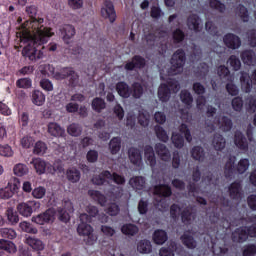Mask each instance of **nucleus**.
<instances>
[{"label":"nucleus","mask_w":256,"mask_h":256,"mask_svg":"<svg viewBox=\"0 0 256 256\" xmlns=\"http://www.w3.org/2000/svg\"><path fill=\"white\" fill-rule=\"evenodd\" d=\"M152 193L154 195V205L159 207L161 205V179L156 180Z\"/></svg>","instance_id":"nucleus-35"},{"label":"nucleus","mask_w":256,"mask_h":256,"mask_svg":"<svg viewBox=\"0 0 256 256\" xmlns=\"http://www.w3.org/2000/svg\"><path fill=\"white\" fill-rule=\"evenodd\" d=\"M188 29L190 31H195V33H199L201 30L199 29V17L197 14H192L187 19Z\"/></svg>","instance_id":"nucleus-32"},{"label":"nucleus","mask_w":256,"mask_h":256,"mask_svg":"<svg viewBox=\"0 0 256 256\" xmlns=\"http://www.w3.org/2000/svg\"><path fill=\"white\" fill-rule=\"evenodd\" d=\"M237 161V157L229 156L228 160L224 165V175L226 179H231L233 175H235V171H237V167L235 166V162Z\"/></svg>","instance_id":"nucleus-16"},{"label":"nucleus","mask_w":256,"mask_h":256,"mask_svg":"<svg viewBox=\"0 0 256 256\" xmlns=\"http://www.w3.org/2000/svg\"><path fill=\"white\" fill-rule=\"evenodd\" d=\"M228 63L233 71H239L241 69V60L236 55H231L228 59Z\"/></svg>","instance_id":"nucleus-56"},{"label":"nucleus","mask_w":256,"mask_h":256,"mask_svg":"<svg viewBox=\"0 0 256 256\" xmlns=\"http://www.w3.org/2000/svg\"><path fill=\"white\" fill-rule=\"evenodd\" d=\"M151 119V115L146 110H140L138 115V123L142 127H149V121Z\"/></svg>","instance_id":"nucleus-45"},{"label":"nucleus","mask_w":256,"mask_h":256,"mask_svg":"<svg viewBox=\"0 0 256 256\" xmlns=\"http://www.w3.org/2000/svg\"><path fill=\"white\" fill-rule=\"evenodd\" d=\"M180 241L187 249H197V240L191 235V232L186 231L180 236Z\"/></svg>","instance_id":"nucleus-20"},{"label":"nucleus","mask_w":256,"mask_h":256,"mask_svg":"<svg viewBox=\"0 0 256 256\" xmlns=\"http://www.w3.org/2000/svg\"><path fill=\"white\" fill-rule=\"evenodd\" d=\"M48 133L52 137H63L65 135V129L56 122H50L48 123Z\"/></svg>","instance_id":"nucleus-27"},{"label":"nucleus","mask_w":256,"mask_h":256,"mask_svg":"<svg viewBox=\"0 0 256 256\" xmlns=\"http://www.w3.org/2000/svg\"><path fill=\"white\" fill-rule=\"evenodd\" d=\"M137 251L138 253H141L142 255H147L153 251V246L151 245V241L144 239L140 240L137 243Z\"/></svg>","instance_id":"nucleus-28"},{"label":"nucleus","mask_w":256,"mask_h":256,"mask_svg":"<svg viewBox=\"0 0 256 256\" xmlns=\"http://www.w3.org/2000/svg\"><path fill=\"white\" fill-rule=\"evenodd\" d=\"M241 60L244 63V65H255L256 63V57L255 52L253 50H244L240 54Z\"/></svg>","instance_id":"nucleus-25"},{"label":"nucleus","mask_w":256,"mask_h":256,"mask_svg":"<svg viewBox=\"0 0 256 256\" xmlns=\"http://www.w3.org/2000/svg\"><path fill=\"white\" fill-rule=\"evenodd\" d=\"M33 205H37V202H22L17 205V212L22 217H31L33 215Z\"/></svg>","instance_id":"nucleus-19"},{"label":"nucleus","mask_w":256,"mask_h":256,"mask_svg":"<svg viewBox=\"0 0 256 256\" xmlns=\"http://www.w3.org/2000/svg\"><path fill=\"white\" fill-rule=\"evenodd\" d=\"M45 151H47V146L45 145V143L39 141L35 144L33 149V153L35 155H44Z\"/></svg>","instance_id":"nucleus-63"},{"label":"nucleus","mask_w":256,"mask_h":256,"mask_svg":"<svg viewBox=\"0 0 256 256\" xmlns=\"http://www.w3.org/2000/svg\"><path fill=\"white\" fill-rule=\"evenodd\" d=\"M26 13L32 19L30 25L33 28L32 41L34 45H44V43H47L52 36L51 31L43 26V18H35L37 16L36 6L26 7Z\"/></svg>","instance_id":"nucleus-1"},{"label":"nucleus","mask_w":256,"mask_h":256,"mask_svg":"<svg viewBox=\"0 0 256 256\" xmlns=\"http://www.w3.org/2000/svg\"><path fill=\"white\" fill-rule=\"evenodd\" d=\"M67 133L70 134L71 137H81L83 127L78 123H72L67 127Z\"/></svg>","instance_id":"nucleus-40"},{"label":"nucleus","mask_w":256,"mask_h":256,"mask_svg":"<svg viewBox=\"0 0 256 256\" xmlns=\"http://www.w3.org/2000/svg\"><path fill=\"white\" fill-rule=\"evenodd\" d=\"M101 15L104 19H109L110 23H115L117 12H115V6L111 0L104 2V6L101 8Z\"/></svg>","instance_id":"nucleus-9"},{"label":"nucleus","mask_w":256,"mask_h":256,"mask_svg":"<svg viewBox=\"0 0 256 256\" xmlns=\"http://www.w3.org/2000/svg\"><path fill=\"white\" fill-rule=\"evenodd\" d=\"M121 231L124 235H130L133 237L139 233V228L135 224H124Z\"/></svg>","instance_id":"nucleus-44"},{"label":"nucleus","mask_w":256,"mask_h":256,"mask_svg":"<svg viewBox=\"0 0 256 256\" xmlns=\"http://www.w3.org/2000/svg\"><path fill=\"white\" fill-rule=\"evenodd\" d=\"M187 61V56L185 54V50L178 49L176 50L171 59H170V68L168 69L169 77H175V75H179L183 72V67H185V63Z\"/></svg>","instance_id":"nucleus-4"},{"label":"nucleus","mask_w":256,"mask_h":256,"mask_svg":"<svg viewBox=\"0 0 256 256\" xmlns=\"http://www.w3.org/2000/svg\"><path fill=\"white\" fill-rule=\"evenodd\" d=\"M0 235L3 239H15L17 237V232L11 228L0 229Z\"/></svg>","instance_id":"nucleus-57"},{"label":"nucleus","mask_w":256,"mask_h":256,"mask_svg":"<svg viewBox=\"0 0 256 256\" xmlns=\"http://www.w3.org/2000/svg\"><path fill=\"white\" fill-rule=\"evenodd\" d=\"M172 39L173 43H175L176 45L179 43H183V41H185V32H183V30H181L180 28H177L172 33Z\"/></svg>","instance_id":"nucleus-49"},{"label":"nucleus","mask_w":256,"mask_h":256,"mask_svg":"<svg viewBox=\"0 0 256 256\" xmlns=\"http://www.w3.org/2000/svg\"><path fill=\"white\" fill-rule=\"evenodd\" d=\"M19 187H21V182H19V179L14 178L8 182L5 188L0 189V199H11L15 193H18Z\"/></svg>","instance_id":"nucleus-7"},{"label":"nucleus","mask_w":256,"mask_h":256,"mask_svg":"<svg viewBox=\"0 0 256 256\" xmlns=\"http://www.w3.org/2000/svg\"><path fill=\"white\" fill-rule=\"evenodd\" d=\"M231 105L234 111L241 113V111H243V98L241 96L234 97Z\"/></svg>","instance_id":"nucleus-53"},{"label":"nucleus","mask_w":256,"mask_h":256,"mask_svg":"<svg viewBox=\"0 0 256 256\" xmlns=\"http://www.w3.org/2000/svg\"><path fill=\"white\" fill-rule=\"evenodd\" d=\"M6 217L11 225H17L19 223V214L13 208H8L6 211Z\"/></svg>","instance_id":"nucleus-48"},{"label":"nucleus","mask_w":256,"mask_h":256,"mask_svg":"<svg viewBox=\"0 0 256 256\" xmlns=\"http://www.w3.org/2000/svg\"><path fill=\"white\" fill-rule=\"evenodd\" d=\"M109 151L112 155H117L121 151V138L113 137L109 142Z\"/></svg>","instance_id":"nucleus-38"},{"label":"nucleus","mask_w":256,"mask_h":256,"mask_svg":"<svg viewBox=\"0 0 256 256\" xmlns=\"http://www.w3.org/2000/svg\"><path fill=\"white\" fill-rule=\"evenodd\" d=\"M89 223H91V217H89L87 213L80 214V223L77 227V233L81 237H86L84 239L86 245H95L97 237L93 235V227Z\"/></svg>","instance_id":"nucleus-3"},{"label":"nucleus","mask_w":256,"mask_h":256,"mask_svg":"<svg viewBox=\"0 0 256 256\" xmlns=\"http://www.w3.org/2000/svg\"><path fill=\"white\" fill-rule=\"evenodd\" d=\"M212 145L216 151H223V149H225V145H227V141L223 135L216 133L214 134Z\"/></svg>","instance_id":"nucleus-29"},{"label":"nucleus","mask_w":256,"mask_h":256,"mask_svg":"<svg viewBox=\"0 0 256 256\" xmlns=\"http://www.w3.org/2000/svg\"><path fill=\"white\" fill-rule=\"evenodd\" d=\"M66 179L70 183H79L81 181V171L76 167H70L66 170Z\"/></svg>","instance_id":"nucleus-23"},{"label":"nucleus","mask_w":256,"mask_h":256,"mask_svg":"<svg viewBox=\"0 0 256 256\" xmlns=\"http://www.w3.org/2000/svg\"><path fill=\"white\" fill-rule=\"evenodd\" d=\"M31 165H33L34 169L36 170V173L38 175H43L48 169L49 173H55V168L51 166L50 164H47L44 160L41 158H35L31 161Z\"/></svg>","instance_id":"nucleus-11"},{"label":"nucleus","mask_w":256,"mask_h":256,"mask_svg":"<svg viewBox=\"0 0 256 256\" xmlns=\"http://www.w3.org/2000/svg\"><path fill=\"white\" fill-rule=\"evenodd\" d=\"M27 244L34 249V251H43L45 249V243L41 239L35 237L27 238Z\"/></svg>","instance_id":"nucleus-34"},{"label":"nucleus","mask_w":256,"mask_h":256,"mask_svg":"<svg viewBox=\"0 0 256 256\" xmlns=\"http://www.w3.org/2000/svg\"><path fill=\"white\" fill-rule=\"evenodd\" d=\"M240 83L244 93H251L253 85H256V69L252 72L251 76L249 73L242 71L240 72Z\"/></svg>","instance_id":"nucleus-8"},{"label":"nucleus","mask_w":256,"mask_h":256,"mask_svg":"<svg viewBox=\"0 0 256 256\" xmlns=\"http://www.w3.org/2000/svg\"><path fill=\"white\" fill-rule=\"evenodd\" d=\"M223 41L228 49H239L241 47V38L233 33H227L223 37Z\"/></svg>","instance_id":"nucleus-14"},{"label":"nucleus","mask_w":256,"mask_h":256,"mask_svg":"<svg viewBox=\"0 0 256 256\" xmlns=\"http://www.w3.org/2000/svg\"><path fill=\"white\" fill-rule=\"evenodd\" d=\"M32 103L38 107H41V105L45 103V94H43V92L40 90H34L32 92Z\"/></svg>","instance_id":"nucleus-41"},{"label":"nucleus","mask_w":256,"mask_h":256,"mask_svg":"<svg viewBox=\"0 0 256 256\" xmlns=\"http://www.w3.org/2000/svg\"><path fill=\"white\" fill-rule=\"evenodd\" d=\"M233 243H245L249 239L247 232V226H241L236 228L231 235Z\"/></svg>","instance_id":"nucleus-12"},{"label":"nucleus","mask_w":256,"mask_h":256,"mask_svg":"<svg viewBox=\"0 0 256 256\" xmlns=\"http://www.w3.org/2000/svg\"><path fill=\"white\" fill-rule=\"evenodd\" d=\"M119 211H121V209L119 208V205H117L116 203L109 204L106 209V213L111 217H116V215H119Z\"/></svg>","instance_id":"nucleus-62"},{"label":"nucleus","mask_w":256,"mask_h":256,"mask_svg":"<svg viewBox=\"0 0 256 256\" xmlns=\"http://www.w3.org/2000/svg\"><path fill=\"white\" fill-rule=\"evenodd\" d=\"M106 107L107 104L103 98L96 97L92 100V109L96 111V113H101Z\"/></svg>","instance_id":"nucleus-43"},{"label":"nucleus","mask_w":256,"mask_h":256,"mask_svg":"<svg viewBox=\"0 0 256 256\" xmlns=\"http://www.w3.org/2000/svg\"><path fill=\"white\" fill-rule=\"evenodd\" d=\"M19 227L22 231H25V233H31L32 235H37L38 233L37 228L33 227V225L27 221L21 222Z\"/></svg>","instance_id":"nucleus-54"},{"label":"nucleus","mask_w":256,"mask_h":256,"mask_svg":"<svg viewBox=\"0 0 256 256\" xmlns=\"http://www.w3.org/2000/svg\"><path fill=\"white\" fill-rule=\"evenodd\" d=\"M55 215H57V210L55 208H48L44 212L33 216L31 221L36 223V225H49L55 223Z\"/></svg>","instance_id":"nucleus-6"},{"label":"nucleus","mask_w":256,"mask_h":256,"mask_svg":"<svg viewBox=\"0 0 256 256\" xmlns=\"http://www.w3.org/2000/svg\"><path fill=\"white\" fill-rule=\"evenodd\" d=\"M14 173L18 177H23V175H27V173H29V168H27V166L25 164H17L14 167Z\"/></svg>","instance_id":"nucleus-60"},{"label":"nucleus","mask_w":256,"mask_h":256,"mask_svg":"<svg viewBox=\"0 0 256 256\" xmlns=\"http://www.w3.org/2000/svg\"><path fill=\"white\" fill-rule=\"evenodd\" d=\"M238 15L243 23H249V10L243 4H239L238 6Z\"/></svg>","instance_id":"nucleus-52"},{"label":"nucleus","mask_w":256,"mask_h":256,"mask_svg":"<svg viewBox=\"0 0 256 256\" xmlns=\"http://www.w3.org/2000/svg\"><path fill=\"white\" fill-rule=\"evenodd\" d=\"M56 79H67L68 86L75 88L79 85V74L73 67H64L55 74Z\"/></svg>","instance_id":"nucleus-5"},{"label":"nucleus","mask_w":256,"mask_h":256,"mask_svg":"<svg viewBox=\"0 0 256 256\" xmlns=\"http://www.w3.org/2000/svg\"><path fill=\"white\" fill-rule=\"evenodd\" d=\"M191 157L195 161L203 163L205 161V150L201 146H194L191 150Z\"/></svg>","instance_id":"nucleus-30"},{"label":"nucleus","mask_w":256,"mask_h":256,"mask_svg":"<svg viewBox=\"0 0 256 256\" xmlns=\"http://www.w3.org/2000/svg\"><path fill=\"white\" fill-rule=\"evenodd\" d=\"M144 157L146 159V163L150 165V167H155L157 165V159L155 158V151L149 145L144 147Z\"/></svg>","instance_id":"nucleus-26"},{"label":"nucleus","mask_w":256,"mask_h":256,"mask_svg":"<svg viewBox=\"0 0 256 256\" xmlns=\"http://www.w3.org/2000/svg\"><path fill=\"white\" fill-rule=\"evenodd\" d=\"M179 131L184 135L188 143H191L193 141V136H191V130H189V126H187V124L182 123L179 126Z\"/></svg>","instance_id":"nucleus-55"},{"label":"nucleus","mask_w":256,"mask_h":256,"mask_svg":"<svg viewBox=\"0 0 256 256\" xmlns=\"http://www.w3.org/2000/svg\"><path fill=\"white\" fill-rule=\"evenodd\" d=\"M109 181H113L116 185H125V177L117 173H111L108 170L102 171L99 175L92 178L93 185L102 187L104 193H111L113 186Z\"/></svg>","instance_id":"nucleus-2"},{"label":"nucleus","mask_w":256,"mask_h":256,"mask_svg":"<svg viewBox=\"0 0 256 256\" xmlns=\"http://www.w3.org/2000/svg\"><path fill=\"white\" fill-rule=\"evenodd\" d=\"M205 29L212 37H219V28H217L213 22L207 21Z\"/></svg>","instance_id":"nucleus-58"},{"label":"nucleus","mask_w":256,"mask_h":256,"mask_svg":"<svg viewBox=\"0 0 256 256\" xmlns=\"http://www.w3.org/2000/svg\"><path fill=\"white\" fill-rule=\"evenodd\" d=\"M180 217L184 225H191V221L195 219V213H193L188 207H186L181 211Z\"/></svg>","instance_id":"nucleus-33"},{"label":"nucleus","mask_w":256,"mask_h":256,"mask_svg":"<svg viewBox=\"0 0 256 256\" xmlns=\"http://www.w3.org/2000/svg\"><path fill=\"white\" fill-rule=\"evenodd\" d=\"M210 9H215L219 13H225L227 7L219 0H209Z\"/></svg>","instance_id":"nucleus-51"},{"label":"nucleus","mask_w":256,"mask_h":256,"mask_svg":"<svg viewBox=\"0 0 256 256\" xmlns=\"http://www.w3.org/2000/svg\"><path fill=\"white\" fill-rule=\"evenodd\" d=\"M253 255H256V245L248 244L244 246L242 251V256H253Z\"/></svg>","instance_id":"nucleus-64"},{"label":"nucleus","mask_w":256,"mask_h":256,"mask_svg":"<svg viewBox=\"0 0 256 256\" xmlns=\"http://www.w3.org/2000/svg\"><path fill=\"white\" fill-rule=\"evenodd\" d=\"M145 67V58L135 55L130 62H127L124 66L126 71H133L134 69H143Z\"/></svg>","instance_id":"nucleus-17"},{"label":"nucleus","mask_w":256,"mask_h":256,"mask_svg":"<svg viewBox=\"0 0 256 256\" xmlns=\"http://www.w3.org/2000/svg\"><path fill=\"white\" fill-rule=\"evenodd\" d=\"M175 251H177V242L171 241L167 248H161V256H175Z\"/></svg>","instance_id":"nucleus-46"},{"label":"nucleus","mask_w":256,"mask_h":256,"mask_svg":"<svg viewBox=\"0 0 256 256\" xmlns=\"http://www.w3.org/2000/svg\"><path fill=\"white\" fill-rule=\"evenodd\" d=\"M180 100L187 109H191V107H193V95H191L189 90H182L180 92Z\"/></svg>","instance_id":"nucleus-31"},{"label":"nucleus","mask_w":256,"mask_h":256,"mask_svg":"<svg viewBox=\"0 0 256 256\" xmlns=\"http://www.w3.org/2000/svg\"><path fill=\"white\" fill-rule=\"evenodd\" d=\"M0 249L7 253H17V246L9 240L0 239Z\"/></svg>","instance_id":"nucleus-36"},{"label":"nucleus","mask_w":256,"mask_h":256,"mask_svg":"<svg viewBox=\"0 0 256 256\" xmlns=\"http://www.w3.org/2000/svg\"><path fill=\"white\" fill-rule=\"evenodd\" d=\"M228 193L230 199L233 201H240V199H243V185L240 181H234L232 182L228 187Z\"/></svg>","instance_id":"nucleus-10"},{"label":"nucleus","mask_w":256,"mask_h":256,"mask_svg":"<svg viewBox=\"0 0 256 256\" xmlns=\"http://www.w3.org/2000/svg\"><path fill=\"white\" fill-rule=\"evenodd\" d=\"M171 140L176 149H183L185 145V138H183V135L179 133H172Z\"/></svg>","instance_id":"nucleus-47"},{"label":"nucleus","mask_w":256,"mask_h":256,"mask_svg":"<svg viewBox=\"0 0 256 256\" xmlns=\"http://www.w3.org/2000/svg\"><path fill=\"white\" fill-rule=\"evenodd\" d=\"M220 129L221 131H224V133H227L233 129V120L229 118L228 116H222L219 121Z\"/></svg>","instance_id":"nucleus-39"},{"label":"nucleus","mask_w":256,"mask_h":256,"mask_svg":"<svg viewBox=\"0 0 256 256\" xmlns=\"http://www.w3.org/2000/svg\"><path fill=\"white\" fill-rule=\"evenodd\" d=\"M60 33L64 43H66V45H69L71 43V39L75 37V26L71 24H65L60 28Z\"/></svg>","instance_id":"nucleus-13"},{"label":"nucleus","mask_w":256,"mask_h":256,"mask_svg":"<svg viewBox=\"0 0 256 256\" xmlns=\"http://www.w3.org/2000/svg\"><path fill=\"white\" fill-rule=\"evenodd\" d=\"M56 215L58 221H60L61 223H69V221H71V215L69 214V211H67V208L58 207Z\"/></svg>","instance_id":"nucleus-37"},{"label":"nucleus","mask_w":256,"mask_h":256,"mask_svg":"<svg viewBox=\"0 0 256 256\" xmlns=\"http://www.w3.org/2000/svg\"><path fill=\"white\" fill-rule=\"evenodd\" d=\"M247 169H249V159H240L236 166L237 173H239V175H243V173H245Z\"/></svg>","instance_id":"nucleus-50"},{"label":"nucleus","mask_w":256,"mask_h":256,"mask_svg":"<svg viewBox=\"0 0 256 256\" xmlns=\"http://www.w3.org/2000/svg\"><path fill=\"white\" fill-rule=\"evenodd\" d=\"M116 91L123 99H129L131 97V87L126 82H118L116 84Z\"/></svg>","instance_id":"nucleus-21"},{"label":"nucleus","mask_w":256,"mask_h":256,"mask_svg":"<svg viewBox=\"0 0 256 256\" xmlns=\"http://www.w3.org/2000/svg\"><path fill=\"white\" fill-rule=\"evenodd\" d=\"M23 57H28L30 61H37V59H43V51L37 50V48H32L31 46H26L22 50Z\"/></svg>","instance_id":"nucleus-15"},{"label":"nucleus","mask_w":256,"mask_h":256,"mask_svg":"<svg viewBox=\"0 0 256 256\" xmlns=\"http://www.w3.org/2000/svg\"><path fill=\"white\" fill-rule=\"evenodd\" d=\"M129 185L135 191H143V189H145V177L134 176V177L130 178Z\"/></svg>","instance_id":"nucleus-24"},{"label":"nucleus","mask_w":256,"mask_h":256,"mask_svg":"<svg viewBox=\"0 0 256 256\" xmlns=\"http://www.w3.org/2000/svg\"><path fill=\"white\" fill-rule=\"evenodd\" d=\"M16 85L19 89H31L33 82L30 78H21L17 80Z\"/></svg>","instance_id":"nucleus-59"},{"label":"nucleus","mask_w":256,"mask_h":256,"mask_svg":"<svg viewBox=\"0 0 256 256\" xmlns=\"http://www.w3.org/2000/svg\"><path fill=\"white\" fill-rule=\"evenodd\" d=\"M128 157L133 165L140 166L141 161H143V157L141 156V150L135 147L129 148Z\"/></svg>","instance_id":"nucleus-22"},{"label":"nucleus","mask_w":256,"mask_h":256,"mask_svg":"<svg viewBox=\"0 0 256 256\" xmlns=\"http://www.w3.org/2000/svg\"><path fill=\"white\" fill-rule=\"evenodd\" d=\"M234 144L240 151H248L249 150V142H247V138L241 131H236L234 134Z\"/></svg>","instance_id":"nucleus-18"},{"label":"nucleus","mask_w":256,"mask_h":256,"mask_svg":"<svg viewBox=\"0 0 256 256\" xmlns=\"http://www.w3.org/2000/svg\"><path fill=\"white\" fill-rule=\"evenodd\" d=\"M46 193H47V189H45V187H42V186H39L32 190V196L35 199H43Z\"/></svg>","instance_id":"nucleus-61"},{"label":"nucleus","mask_w":256,"mask_h":256,"mask_svg":"<svg viewBox=\"0 0 256 256\" xmlns=\"http://www.w3.org/2000/svg\"><path fill=\"white\" fill-rule=\"evenodd\" d=\"M131 89V95L134 99H141L143 97V86L139 82H134Z\"/></svg>","instance_id":"nucleus-42"}]
</instances>
